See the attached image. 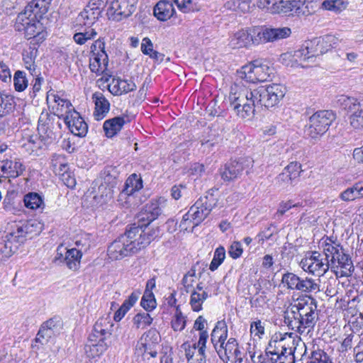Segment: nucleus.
Wrapping results in <instances>:
<instances>
[{"mask_svg": "<svg viewBox=\"0 0 363 363\" xmlns=\"http://www.w3.org/2000/svg\"><path fill=\"white\" fill-rule=\"evenodd\" d=\"M328 242L323 244L325 259L328 260L329 269L337 277H350L354 271L351 257L347 254L343 247L338 242L328 238Z\"/></svg>", "mask_w": 363, "mask_h": 363, "instance_id": "f03ea898", "label": "nucleus"}, {"mask_svg": "<svg viewBox=\"0 0 363 363\" xmlns=\"http://www.w3.org/2000/svg\"><path fill=\"white\" fill-rule=\"evenodd\" d=\"M166 206L167 200L163 197L152 199L138 213V223L149 225L164 213Z\"/></svg>", "mask_w": 363, "mask_h": 363, "instance_id": "ddd939ff", "label": "nucleus"}, {"mask_svg": "<svg viewBox=\"0 0 363 363\" xmlns=\"http://www.w3.org/2000/svg\"><path fill=\"white\" fill-rule=\"evenodd\" d=\"M133 233L135 234L138 244L140 250L147 247L152 240L160 236V228L157 227L152 230L147 228L148 225L143 223H133L130 225Z\"/></svg>", "mask_w": 363, "mask_h": 363, "instance_id": "f3484780", "label": "nucleus"}, {"mask_svg": "<svg viewBox=\"0 0 363 363\" xmlns=\"http://www.w3.org/2000/svg\"><path fill=\"white\" fill-rule=\"evenodd\" d=\"M218 199L213 193V189L209 190L206 195L199 198L183 216L180 223V227L187 229L186 223L189 221L193 224V227L198 226L211 213L212 210L217 206Z\"/></svg>", "mask_w": 363, "mask_h": 363, "instance_id": "20e7f679", "label": "nucleus"}, {"mask_svg": "<svg viewBox=\"0 0 363 363\" xmlns=\"http://www.w3.org/2000/svg\"><path fill=\"white\" fill-rule=\"evenodd\" d=\"M153 12L158 20L164 21L173 16L174 8L169 1H160L155 6Z\"/></svg>", "mask_w": 363, "mask_h": 363, "instance_id": "c85d7f7f", "label": "nucleus"}, {"mask_svg": "<svg viewBox=\"0 0 363 363\" xmlns=\"http://www.w3.org/2000/svg\"><path fill=\"white\" fill-rule=\"evenodd\" d=\"M64 122L74 135L80 138L86 136L88 132V125L79 113L74 109L69 111L68 114L64 117Z\"/></svg>", "mask_w": 363, "mask_h": 363, "instance_id": "a211bd4d", "label": "nucleus"}, {"mask_svg": "<svg viewBox=\"0 0 363 363\" xmlns=\"http://www.w3.org/2000/svg\"><path fill=\"white\" fill-rule=\"evenodd\" d=\"M301 4L300 1L281 0L273 4L272 11L285 16H294V13L298 15L301 13Z\"/></svg>", "mask_w": 363, "mask_h": 363, "instance_id": "412c9836", "label": "nucleus"}, {"mask_svg": "<svg viewBox=\"0 0 363 363\" xmlns=\"http://www.w3.org/2000/svg\"><path fill=\"white\" fill-rule=\"evenodd\" d=\"M291 344L294 345V340L290 335L287 336V333H276L271 337L267 348L279 363H295V347Z\"/></svg>", "mask_w": 363, "mask_h": 363, "instance_id": "0eeeda50", "label": "nucleus"}, {"mask_svg": "<svg viewBox=\"0 0 363 363\" xmlns=\"http://www.w3.org/2000/svg\"><path fill=\"white\" fill-rule=\"evenodd\" d=\"M38 50L34 47H30L29 49L23 53V60L26 68L30 71L32 75L35 71V60L37 57Z\"/></svg>", "mask_w": 363, "mask_h": 363, "instance_id": "ea45409f", "label": "nucleus"}, {"mask_svg": "<svg viewBox=\"0 0 363 363\" xmlns=\"http://www.w3.org/2000/svg\"><path fill=\"white\" fill-rule=\"evenodd\" d=\"M13 84L15 90L18 92L23 91L27 88L28 81L24 72L18 70L15 72L13 76Z\"/></svg>", "mask_w": 363, "mask_h": 363, "instance_id": "49530a36", "label": "nucleus"}, {"mask_svg": "<svg viewBox=\"0 0 363 363\" xmlns=\"http://www.w3.org/2000/svg\"><path fill=\"white\" fill-rule=\"evenodd\" d=\"M51 1L52 0H33L26 7L32 9V13L35 18L38 15L41 17L48 12Z\"/></svg>", "mask_w": 363, "mask_h": 363, "instance_id": "4c0bfd02", "label": "nucleus"}, {"mask_svg": "<svg viewBox=\"0 0 363 363\" xmlns=\"http://www.w3.org/2000/svg\"><path fill=\"white\" fill-rule=\"evenodd\" d=\"M250 43L253 45H259L261 43H267V38L264 36L265 28L252 27L248 29Z\"/></svg>", "mask_w": 363, "mask_h": 363, "instance_id": "a19ab883", "label": "nucleus"}, {"mask_svg": "<svg viewBox=\"0 0 363 363\" xmlns=\"http://www.w3.org/2000/svg\"><path fill=\"white\" fill-rule=\"evenodd\" d=\"M141 306L146 311H151L156 307V301L152 291H145L140 301Z\"/></svg>", "mask_w": 363, "mask_h": 363, "instance_id": "6e6d98bb", "label": "nucleus"}, {"mask_svg": "<svg viewBox=\"0 0 363 363\" xmlns=\"http://www.w3.org/2000/svg\"><path fill=\"white\" fill-rule=\"evenodd\" d=\"M253 163L254 161L250 157L230 160L220 169L219 174L224 182H230L240 178L244 172L249 174Z\"/></svg>", "mask_w": 363, "mask_h": 363, "instance_id": "9d476101", "label": "nucleus"}, {"mask_svg": "<svg viewBox=\"0 0 363 363\" xmlns=\"http://www.w3.org/2000/svg\"><path fill=\"white\" fill-rule=\"evenodd\" d=\"M93 101L95 104V111L94 112V118L96 121L103 119L110 110V103L99 91H96L92 95Z\"/></svg>", "mask_w": 363, "mask_h": 363, "instance_id": "b1692460", "label": "nucleus"}, {"mask_svg": "<svg viewBox=\"0 0 363 363\" xmlns=\"http://www.w3.org/2000/svg\"><path fill=\"white\" fill-rule=\"evenodd\" d=\"M23 227L24 225L22 220L15 223L11 225V230L6 234V238H9L18 246L21 245L28 239L26 234V229Z\"/></svg>", "mask_w": 363, "mask_h": 363, "instance_id": "c756f323", "label": "nucleus"}, {"mask_svg": "<svg viewBox=\"0 0 363 363\" xmlns=\"http://www.w3.org/2000/svg\"><path fill=\"white\" fill-rule=\"evenodd\" d=\"M186 318L183 315L179 307L177 306L173 320H172V328L174 331H182L186 326Z\"/></svg>", "mask_w": 363, "mask_h": 363, "instance_id": "5fc2aeb1", "label": "nucleus"}, {"mask_svg": "<svg viewBox=\"0 0 363 363\" xmlns=\"http://www.w3.org/2000/svg\"><path fill=\"white\" fill-rule=\"evenodd\" d=\"M233 48L247 47L250 45L248 30H240L235 33L230 40Z\"/></svg>", "mask_w": 363, "mask_h": 363, "instance_id": "f704fd0d", "label": "nucleus"}, {"mask_svg": "<svg viewBox=\"0 0 363 363\" xmlns=\"http://www.w3.org/2000/svg\"><path fill=\"white\" fill-rule=\"evenodd\" d=\"M93 244L94 241L92 235L90 234H85L79 240L76 241V245L78 247L82 246L81 249H79L81 252L82 250L86 252L93 245Z\"/></svg>", "mask_w": 363, "mask_h": 363, "instance_id": "338daca9", "label": "nucleus"}, {"mask_svg": "<svg viewBox=\"0 0 363 363\" xmlns=\"http://www.w3.org/2000/svg\"><path fill=\"white\" fill-rule=\"evenodd\" d=\"M36 19L32 13V9L26 7L23 12L20 13L16 19L14 28L16 30L22 32L31 22Z\"/></svg>", "mask_w": 363, "mask_h": 363, "instance_id": "2f4dec72", "label": "nucleus"}, {"mask_svg": "<svg viewBox=\"0 0 363 363\" xmlns=\"http://www.w3.org/2000/svg\"><path fill=\"white\" fill-rule=\"evenodd\" d=\"M363 197V182H357L352 187L347 188L340 194L342 200L345 201H354Z\"/></svg>", "mask_w": 363, "mask_h": 363, "instance_id": "72a5a7b5", "label": "nucleus"}, {"mask_svg": "<svg viewBox=\"0 0 363 363\" xmlns=\"http://www.w3.org/2000/svg\"><path fill=\"white\" fill-rule=\"evenodd\" d=\"M97 33L94 28H90L89 30L79 31L76 33L73 39L74 42L78 45H84L88 40L93 39L96 37Z\"/></svg>", "mask_w": 363, "mask_h": 363, "instance_id": "603ef678", "label": "nucleus"}, {"mask_svg": "<svg viewBox=\"0 0 363 363\" xmlns=\"http://www.w3.org/2000/svg\"><path fill=\"white\" fill-rule=\"evenodd\" d=\"M0 169L7 177L16 178L23 173L26 167L19 160H6L0 165Z\"/></svg>", "mask_w": 363, "mask_h": 363, "instance_id": "a878e982", "label": "nucleus"}, {"mask_svg": "<svg viewBox=\"0 0 363 363\" xmlns=\"http://www.w3.org/2000/svg\"><path fill=\"white\" fill-rule=\"evenodd\" d=\"M238 345L237 340L235 338L230 337L227 342H225L223 345V356L225 359L224 362L229 361V357L232 355L235 347Z\"/></svg>", "mask_w": 363, "mask_h": 363, "instance_id": "0e129e2a", "label": "nucleus"}, {"mask_svg": "<svg viewBox=\"0 0 363 363\" xmlns=\"http://www.w3.org/2000/svg\"><path fill=\"white\" fill-rule=\"evenodd\" d=\"M336 116L333 111L323 110L313 113L306 125L305 133L313 143L317 142L328 130Z\"/></svg>", "mask_w": 363, "mask_h": 363, "instance_id": "423d86ee", "label": "nucleus"}, {"mask_svg": "<svg viewBox=\"0 0 363 363\" xmlns=\"http://www.w3.org/2000/svg\"><path fill=\"white\" fill-rule=\"evenodd\" d=\"M25 206L30 209H37L43 204V199L37 193H29L24 196Z\"/></svg>", "mask_w": 363, "mask_h": 363, "instance_id": "8fccbe9b", "label": "nucleus"}, {"mask_svg": "<svg viewBox=\"0 0 363 363\" xmlns=\"http://www.w3.org/2000/svg\"><path fill=\"white\" fill-rule=\"evenodd\" d=\"M310 363H333L328 354L320 349L311 352Z\"/></svg>", "mask_w": 363, "mask_h": 363, "instance_id": "13d9d810", "label": "nucleus"}, {"mask_svg": "<svg viewBox=\"0 0 363 363\" xmlns=\"http://www.w3.org/2000/svg\"><path fill=\"white\" fill-rule=\"evenodd\" d=\"M136 87L133 81L118 78L113 80L112 91L115 95H121L134 91Z\"/></svg>", "mask_w": 363, "mask_h": 363, "instance_id": "473e14b6", "label": "nucleus"}, {"mask_svg": "<svg viewBox=\"0 0 363 363\" xmlns=\"http://www.w3.org/2000/svg\"><path fill=\"white\" fill-rule=\"evenodd\" d=\"M130 121L127 115L116 116L106 120L103 125L105 135L108 138H112L121 131L123 125Z\"/></svg>", "mask_w": 363, "mask_h": 363, "instance_id": "4be33fe9", "label": "nucleus"}, {"mask_svg": "<svg viewBox=\"0 0 363 363\" xmlns=\"http://www.w3.org/2000/svg\"><path fill=\"white\" fill-rule=\"evenodd\" d=\"M91 52L94 55H100L102 57L103 63L104 65L108 64V55L105 51V43L104 41L99 39L96 40L91 47Z\"/></svg>", "mask_w": 363, "mask_h": 363, "instance_id": "864d4df0", "label": "nucleus"}, {"mask_svg": "<svg viewBox=\"0 0 363 363\" xmlns=\"http://www.w3.org/2000/svg\"><path fill=\"white\" fill-rule=\"evenodd\" d=\"M254 363H277L278 361L275 356L269 351L266 347L264 354H260L256 359H255V354L250 356Z\"/></svg>", "mask_w": 363, "mask_h": 363, "instance_id": "052dcab7", "label": "nucleus"}, {"mask_svg": "<svg viewBox=\"0 0 363 363\" xmlns=\"http://www.w3.org/2000/svg\"><path fill=\"white\" fill-rule=\"evenodd\" d=\"M61 328V322L57 318H52L44 322L36 335L35 341L42 345L46 344Z\"/></svg>", "mask_w": 363, "mask_h": 363, "instance_id": "6ab92c4d", "label": "nucleus"}, {"mask_svg": "<svg viewBox=\"0 0 363 363\" xmlns=\"http://www.w3.org/2000/svg\"><path fill=\"white\" fill-rule=\"evenodd\" d=\"M4 246L0 248V252L3 255V257H10L18 248V245L11 240L9 238H6Z\"/></svg>", "mask_w": 363, "mask_h": 363, "instance_id": "4d7b16f0", "label": "nucleus"}, {"mask_svg": "<svg viewBox=\"0 0 363 363\" xmlns=\"http://www.w3.org/2000/svg\"><path fill=\"white\" fill-rule=\"evenodd\" d=\"M228 337V328L224 320L218 321L211 332V340L213 345L220 343L219 347H223Z\"/></svg>", "mask_w": 363, "mask_h": 363, "instance_id": "bb28decb", "label": "nucleus"}, {"mask_svg": "<svg viewBox=\"0 0 363 363\" xmlns=\"http://www.w3.org/2000/svg\"><path fill=\"white\" fill-rule=\"evenodd\" d=\"M291 34V30L289 27H265L264 38L267 42H274L286 38Z\"/></svg>", "mask_w": 363, "mask_h": 363, "instance_id": "cd10ccee", "label": "nucleus"}, {"mask_svg": "<svg viewBox=\"0 0 363 363\" xmlns=\"http://www.w3.org/2000/svg\"><path fill=\"white\" fill-rule=\"evenodd\" d=\"M336 102L342 108L350 111L354 110L359 104L356 98L344 94L339 96Z\"/></svg>", "mask_w": 363, "mask_h": 363, "instance_id": "c03bdc74", "label": "nucleus"}, {"mask_svg": "<svg viewBox=\"0 0 363 363\" xmlns=\"http://www.w3.org/2000/svg\"><path fill=\"white\" fill-rule=\"evenodd\" d=\"M323 262L322 255L317 251H313L310 257H306L301 262V268L308 273L320 277L329 269L328 262Z\"/></svg>", "mask_w": 363, "mask_h": 363, "instance_id": "2eb2a0df", "label": "nucleus"}, {"mask_svg": "<svg viewBox=\"0 0 363 363\" xmlns=\"http://www.w3.org/2000/svg\"><path fill=\"white\" fill-rule=\"evenodd\" d=\"M52 96L55 103L57 104L56 111L57 113L62 112L64 108H65V113L67 115L69 111H73L74 108H72V105L69 101L62 99L55 94H53Z\"/></svg>", "mask_w": 363, "mask_h": 363, "instance_id": "bf43d9fd", "label": "nucleus"}, {"mask_svg": "<svg viewBox=\"0 0 363 363\" xmlns=\"http://www.w3.org/2000/svg\"><path fill=\"white\" fill-rule=\"evenodd\" d=\"M108 326L109 323L106 319L98 320L89 336V342L105 341L106 336L110 335Z\"/></svg>", "mask_w": 363, "mask_h": 363, "instance_id": "393cba45", "label": "nucleus"}, {"mask_svg": "<svg viewBox=\"0 0 363 363\" xmlns=\"http://www.w3.org/2000/svg\"><path fill=\"white\" fill-rule=\"evenodd\" d=\"M143 188V180L140 175L133 174L128 177L124 184V187L119 194V201L126 199L135 191Z\"/></svg>", "mask_w": 363, "mask_h": 363, "instance_id": "5701e85b", "label": "nucleus"}, {"mask_svg": "<svg viewBox=\"0 0 363 363\" xmlns=\"http://www.w3.org/2000/svg\"><path fill=\"white\" fill-rule=\"evenodd\" d=\"M15 108V102L11 95L0 91V116H4Z\"/></svg>", "mask_w": 363, "mask_h": 363, "instance_id": "e433bc0d", "label": "nucleus"}, {"mask_svg": "<svg viewBox=\"0 0 363 363\" xmlns=\"http://www.w3.org/2000/svg\"><path fill=\"white\" fill-rule=\"evenodd\" d=\"M301 277L292 272H286L282 275L281 283L289 290H296Z\"/></svg>", "mask_w": 363, "mask_h": 363, "instance_id": "a18cd8bd", "label": "nucleus"}, {"mask_svg": "<svg viewBox=\"0 0 363 363\" xmlns=\"http://www.w3.org/2000/svg\"><path fill=\"white\" fill-rule=\"evenodd\" d=\"M240 79L247 82H266L270 80L273 74L272 69L266 64H250L242 67L237 72Z\"/></svg>", "mask_w": 363, "mask_h": 363, "instance_id": "9b49d317", "label": "nucleus"}, {"mask_svg": "<svg viewBox=\"0 0 363 363\" xmlns=\"http://www.w3.org/2000/svg\"><path fill=\"white\" fill-rule=\"evenodd\" d=\"M152 320L149 313L143 312L137 313L134 316L133 322L136 328H145L152 324Z\"/></svg>", "mask_w": 363, "mask_h": 363, "instance_id": "de8ad7c7", "label": "nucleus"}, {"mask_svg": "<svg viewBox=\"0 0 363 363\" xmlns=\"http://www.w3.org/2000/svg\"><path fill=\"white\" fill-rule=\"evenodd\" d=\"M135 234L130 225L127 226L123 234L118 236L108 247L107 255L111 259L119 260L140 250Z\"/></svg>", "mask_w": 363, "mask_h": 363, "instance_id": "39448f33", "label": "nucleus"}, {"mask_svg": "<svg viewBox=\"0 0 363 363\" xmlns=\"http://www.w3.org/2000/svg\"><path fill=\"white\" fill-rule=\"evenodd\" d=\"M89 342L90 344L86 346V348H89V350L86 349V352L92 358L101 355L107 350L108 345L105 341Z\"/></svg>", "mask_w": 363, "mask_h": 363, "instance_id": "79ce46f5", "label": "nucleus"}, {"mask_svg": "<svg viewBox=\"0 0 363 363\" xmlns=\"http://www.w3.org/2000/svg\"><path fill=\"white\" fill-rule=\"evenodd\" d=\"M28 239L38 235L43 229V223L36 219L22 220Z\"/></svg>", "mask_w": 363, "mask_h": 363, "instance_id": "58836bf2", "label": "nucleus"}, {"mask_svg": "<svg viewBox=\"0 0 363 363\" xmlns=\"http://www.w3.org/2000/svg\"><path fill=\"white\" fill-rule=\"evenodd\" d=\"M23 31L25 37L30 40V43L33 45L42 43L47 36V32L44 30L43 24L35 19Z\"/></svg>", "mask_w": 363, "mask_h": 363, "instance_id": "aec40b11", "label": "nucleus"}, {"mask_svg": "<svg viewBox=\"0 0 363 363\" xmlns=\"http://www.w3.org/2000/svg\"><path fill=\"white\" fill-rule=\"evenodd\" d=\"M62 127L58 115L52 114L47 111H42L38 118V131L44 140V145L52 143L60 134Z\"/></svg>", "mask_w": 363, "mask_h": 363, "instance_id": "6e6552de", "label": "nucleus"}, {"mask_svg": "<svg viewBox=\"0 0 363 363\" xmlns=\"http://www.w3.org/2000/svg\"><path fill=\"white\" fill-rule=\"evenodd\" d=\"M259 290L256 294L251 298L250 303L252 307H262L266 303V296L264 291H261L260 285L257 287Z\"/></svg>", "mask_w": 363, "mask_h": 363, "instance_id": "69168bd1", "label": "nucleus"}, {"mask_svg": "<svg viewBox=\"0 0 363 363\" xmlns=\"http://www.w3.org/2000/svg\"><path fill=\"white\" fill-rule=\"evenodd\" d=\"M286 92V87L280 84L260 86L255 89V100L259 106L267 108L277 106Z\"/></svg>", "mask_w": 363, "mask_h": 363, "instance_id": "1a4fd4ad", "label": "nucleus"}, {"mask_svg": "<svg viewBox=\"0 0 363 363\" xmlns=\"http://www.w3.org/2000/svg\"><path fill=\"white\" fill-rule=\"evenodd\" d=\"M82 256L81 250L76 248L69 249L65 252L64 262L69 269L76 271L80 266Z\"/></svg>", "mask_w": 363, "mask_h": 363, "instance_id": "7c9ffc66", "label": "nucleus"}, {"mask_svg": "<svg viewBox=\"0 0 363 363\" xmlns=\"http://www.w3.org/2000/svg\"><path fill=\"white\" fill-rule=\"evenodd\" d=\"M322 6L326 10L338 13L346 9L347 4L342 0H325L322 3Z\"/></svg>", "mask_w": 363, "mask_h": 363, "instance_id": "3c124183", "label": "nucleus"}, {"mask_svg": "<svg viewBox=\"0 0 363 363\" xmlns=\"http://www.w3.org/2000/svg\"><path fill=\"white\" fill-rule=\"evenodd\" d=\"M301 165L300 163L297 162H291L289 164H288L284 169V171L290 174L289 176L293 179L297 178L301 172Z\"/></svg>", "mask_w": 363, "mask_h": 363, "instance_id": "774afa93", "label": "nucleus"}, {"mask_svg": "<svg viewBox=\"0 0 363 363\" xmlns=\"http://www.w3.org/2000/svg\"><path fill=\"white\" fill-rule=\"evenodd\" d=\"M95 57L90 62V69L91 72L95 73H102L104 70L106 68L108 64L104 65L103 63L102 57L100 55H94Z\"/></svg>", "mask_w": 363, "mask_h": 363, "instance_id": "e2e57ef3", "label": "nucleus"}, {"mask_svg": "<svg viewBox=\"0 0 363 363\" xmlns=\"http://www.w3.org/2000/svg\"><path fill=\"white\" fill-rule=\"evenodd\" d=\"M317 301L311 296H306L297 303L291 305L289 311L284 315V322L293 330L300 334L313 329L319 319Z\"/></svg>", "mask_w": 363, "mask_h": 363, "instance_id": "f257e3e1", "label": "nucleus"}, {"mask_svg": "<svg viewBox=\"0 0 363 363\" xmlns=\"http://www.w3.org/2000/svg\"><path fill=\"white\" fill-rule=\"evenodd\" d=\"M160 340V333L155 328H151L140 337L138 350L143 354H148L152 357H155L157 354L155 347L158 345Z\"/></svg>", "mask_w": 363, "mask_h": 363, "instance_id": "dca6fc26", "label": "nucleus"}, {"mask_svg": "<svg viewBox=\"0 0 363 363\" xmlns=\"http://www.w3.org/2000/svg\"><path fill=\"white\" fill-rule=\"evenodd\" d=\"M105 0H91L78 15L77 22L80 26L91 27L101 16Z\"/></svg>", "mask_w": 363, "mask_h": 363, "instance_id": "4468645a", "label": "nucleus"}, {"mask_svg": "<svg viewBox=\"0 0 363 363\" xmlns=\"http://www.w3.org/2000/svg\"><path fill=\"white\" fill-rule=\"evenodd\" d=\"M26 146L28 147V150H30L31 152L37 151L38 149L43 148L44 145V140H42V138L39 135H30L28 138V143L25 144Z\"/></svg>", "mask_w": 363, "mask_h": 363, "instance_id": "680f3d73", "label": "nucleus"}, {"mask_svg": "<svg viewBox=\"0 0 363 363\" xmlns=\"http://www.w3.org/2000/svg\"><path fill=\"white\" fill-rule=\"evenodd\" d=\"M138 0H113L108 4L106 15L109 20L121 21L135 11Z\"/></svg>", "mask_w": 363, "mask_h": 363, "instance_id": "f8f14e48", "label": "nucleus"}, {"mask_svg": "<svg viewBox=\"0 0 363 363\" xmlns=\"http://www.w3.org/2000/svg\"><path fill=\"white\" fill-rule=\"evenodd\" d=\"M255 89L252 90L239 83L230 87L228 99L230 107L242 118H251L255 115V108L259 107L255 100Z\"/></svg>", "mask_w": 363, "mask_h": 363, "instance_id": "7ed1b4c3", "label": "nucleus"}, {"mask_svg": "<svg viewBox=\"0 0 363 363\" xmlns=\"http://www.w3.org/2000/svg\"><path fill=\"white\" fill-rule=\"evenodd\" d=\"M296 291L306 294L317 293L320 291V286L311 278H301Z\"/></svg>", "mask_w": 363, "mask_h": 363, "instance_id": "c9c22d12", "label": "nucleus"}, {"mask_svg": "<svg viewBox=\"0 0 363 363\" xmlns=\"http://www.w3.org/2000/svg\"><path fill=\"white\" fill-rule=\"evenodd\" d=\"M225 258V250L223 246L217 247L214 252L213 258L210 264L209 269L212 272L216 270Z\"/></svg>", "mask_w": 363, "mask_h": 363, "instance_id": "09e8293b", "label": "nucleus"}, {"mask_svg": "<svg viewBox=\"0 0 363 363\" xmlns=\"http://www.w3.org/2000/svg\"><path fill=\"white\" fill-rule=\"evenodd\" d=\"M208 292H191L190 297V305L191 308L195 312H199L202 310L203 303L208 298Z\"/></svg>", "mask_w": 363, "mask_h": 363, "instance_id": "37998d69", "label": "nucleus"}]
</instances>
